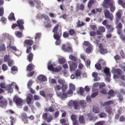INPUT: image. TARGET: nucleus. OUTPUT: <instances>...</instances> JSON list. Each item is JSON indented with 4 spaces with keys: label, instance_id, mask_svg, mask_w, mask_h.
<instances>
[{
    "label": "nucleus",
    "instance_id": "1",
    "mask_svg": "<svg viewBox=\"0 0 125 125\" xmlns=\"http://www.w3.org/2000/svg\"><path fill=\"white\" fill-rule=\"evenodd\" d=\"M60 25L58 24L56 25L52 30V31L54 33L53 37L55 40L60 39L62 35L61 31L60 30L58 32V30Z\"/></svg>",
    "mask_w": 125,
    "mask_h": 125
},
{
    "label": "nucleus",
    "instance_id": "2",
    "mask_svg": "<svg viewBox=\"0 0 125 125\" xmlns=\"http://www.w3.org/2000/svg\"><path fill=\"white\" fill-rule=\"evenodd\" d=\"M13 102L19 106H22L23 104V101L22 98L15 96L13 98Z\"/></svg>",
    "mask_w": 125,
    "mask_h": 125
},
{
    "label": "nucleus",
    "instance_id": "3",
    "mask_svg": "<svg viewBox=\"0 0 125 125\" xmlns=\"http://www.w3.org/2000/svg\"><path fill=\"white\" fill-rule=\"evenodd\" d=\"M104 14L105 18L108 19L111 21L113 20L114 16L112 13L110 12L109 10H105L104 11Z\"/></svg>",
    "mask_w": 125,
    "mask_h": 125
},
{
    "label": "nucleus",
    "instance_id": "4",
    "mask_svg": "<svg viewBox=\"0 0 125 125\" xmlns=\"http://www.w3.org/2000/svg\"><path fill=\"white\" fill-rule=\"evenodd\" d=\"M112 72L113 73L117 74H114V77L116 78H118L119 77V76H120L122 74V70L119 68L113 69V70Z\"/></svg>",
    "mask_w": 125,
    "mask_h": 125
},
{
    "label": "nucleus",
    "instance_id": "5",
    "mask_svg": "<svg viewBox=\"0 0 125 125\" xmlns=\"http://www.w3.org/2000/svg\"><path fill=\"white\" fill-rule=\"evenodd\" d=\"M62 49L64 52H72V48L69 44H63L62 46Z\"/></svg>",
    "mask_w": 125,
    "mask_h": 125
},
{
    "label": "nucleus",
    "instance_id": "6",
    "mask_svg": "<svg viewBox=\"0 0 125 125\" xmlns=\"http://www.w3.org/2000/svg\"><path fill=\"white\" fill-rule=\"evenodd\" d=\"M3 98V96L0 95V106L2 107H6L7 104V100Z\"/></svg>",
    "mask_w": 125,
    "mask_h": 125
},
{
    "label": "nucleus",
    "instance_id": "7",
    "mask_svg": "<svg viewBox=\"0 0 125 125\" xmlns=\"http://www.w3.org/2000/svg\"><path fill=\"white\" fill-rule=\"evenodd\" d=\"M114 2V0H104L102 6L105 8H108L109 3Z\"/></svg>",
    "mask_w": 125,
    "mask_h": 125
},
{
    "label": "nucleus",
    "instance_id": "8",
    "mask_svg": "<svg viewBox=\"0 0 125 125\" xmlns=\"http://www.w3.org/2000/svg\"><path fill=\"white\" fill-rule=\"evenodd\" d=\"M17 23L18 24V27H19V29L20 30L24 29V27L23 24L24 23V22L22 19L18 20L17 21Z\"/></svg>",
    "mask_w": 125,
    "mask_h": 125
},
{
    "label": "nucleus",
    "instance_id": "9",
    "mask_svg": "<svg viewBox=\"0 0 125 125\" xmlns=\"http://www.w3.org/2000/svg\"><path fill=\"white\" fill-rule=\"evenodd\" d=\"M99 47L100 53L104 54L107 52L108 51L107 49L104 48L103 47L102 45L101 44H100L99 45Z\"/></svg>",
    "mask_w": 125,
    "mask_h": 125
},
{
    "label": "nucleus",
    "instance_id": "10",
    "mask_svg": "<svg viewBox=\"0 0 125 125\" xmlns=\"http://www.w3.org/2000/svg\"><path fill=\"white\" fill-rule=\"evenodd\" d=\"M70 68L71 71H74L77 68V65L76 63L70 61L69 62Z\"/></svg>",
    "mask_w": 125,
    "mask_h": 125
},
{
    "label": "nucleus",
    "instance_id": "11",
    "mask_svg": "<svg viewBox=\"0 0 125 125\" xmlns=\"http://www.w3.org/2000/svg\"><path fill=\"white\" fill-rule=\"evenodd\" d=\"M105 29L103 26H100L99 27L98 30L96 31L97 34L98 35H101L103 32H105Z\"/></svg>",
    "mask_w": 125,
    "mask_h": 125
},
{
    "label": "nucleus",
    "instance_id": "12",
    "mask_svg": "<svg viewBox=\"0 0 125 125\" xmlns=\"http://www.w3.org/2000/svg\"><path fill=\"white\" fill-rule=\"evenodd\" d=\"M35 67L33 63H30L27 66L26 70L27 71H31L34 70Z\"/></svg>",
    "mask_w": 125,
    "mask_h": 125
},
{
    "label": "nucleus",
    "instance_id": "13",
    "mask_svg": "<svg viewBox=\"0 0 125 125\" xmlns=\"http://www.w3.org/2000/svg\"><path fill=\"white\" fill-rule=\"evenodd\" d=\"M115 102L114 100H110L104 102L103 104V106L109 105L111 104H114Z\"/></svg>",
    "mask_w": 125,
    "mask_h": 125
},
{
    "label": "nucleus",
    "instance_id": "14",
    "mask_svg": "<svg viewBox=\"0 0 125 125\" xmlns=\"http://www.w3.org/2000/svg\"><path fill=\"white\" fill-rule=\"evenodd\" d=\"M104 109L105 110V112L111 115L113 113L112 109L110 106L105 107Z\"/></svg>",
    "mask_w": 125,
    "mask_h": 125
},
{
    "label": "nucleus",
    "instance_id": "15",
    "mask_svg": "<svg viewBox=\"0 0 125 125\" xmlns=\"http://www.w3.org/2000/svg\"><path fill=\"white\" fill-rule=\"evenodd\" d=\"M115 2L109 3V6H110V10L112 12H113L115 10Z\"/></svg>",
    "mask_w": 125,
    "mask_h": 125
},
{
    "label": "nucleus",
    "instance_id": "16",
    "mask_svg": "<svg viewBox=\"0 0 125 125\" xmlns=\"http://www.w3.org/2000/svg\"><path fill=\"white\" fill-rule=\"evenodd\" d=\"M37 78L39 81L42 82H44L47 80V78L45 76L42 75L38 76Z\"/></svg>",
    "mask_w": 125,
    "mask_h": 125
},
{
    "label": "nucleus",
    "instance_id": "17",
    "mask_svg": "<svg viewBox=\"0 0 125 125\" xmlns=\"http://www.w3.org/2000/svg\"><path fill=\"white\" fill-rule=\"evenodd\" d=\"M72 105L75 109L77 110L79 108V103L78 102L75 101H73V102Z\"/></svg>",
    "mask_w": 125,
    "mask_h": 125
},
{
    "label": "nucleus",
    "instance_id": "18",
    "mask_svg": "<svg viewBox=\"0 0 125 125\" xmlns=\"http://www.w3.org/2000/svg\"><path fill=\"white\" fill-rule=\"evenodd\" d=\"M24 43L26 45L30 46L33 44V42L32 40L31 39L26 40H25Z\"/></svg>",
    "mask_w": 125,
    "mask_h": 125
},
{
    "label": "nucleus",
    "instance_id": "19",
    "mask_svg": "<svg viewBox=\"0 0 125 125\" xmlns=\"http://www.w3.org/2000/svg\"><path fill=\"white\" fill-rule=\"evenodd\" d=\"M110 69L107 67L105 68L104 70V72L105 73L106 76H108L109 77L111 76V73L110 72Z\"/></svg>",
    "mask_w": 125,
    "mask_h": 125
},
{
    "label": "nucleus",
    "instance_id": "20",
    "mask_svg": "<svg viewBox=\"0 0 125 125\" xmlns=\"http://www.w3.org/2000/svg\"><path fill=\"white\" fill-rule=\"evenodd\" d=\"M98 75V73H97L94 72L93 73L92 76L94 78V81H97L100 80V78L99 77H97Z\"/></svg>",
    "mask_w": 125,
    "mask_h": 125
},
{
    "label": "nucleus",
    "instance_id": "21",
    "mask_svg": "<svg viewBox=\"0 0 125 125\" xmlns=\"http://www.w3.org/2000/svg\"><path fill=\"white\" fill-rule=\"evenodd\" d=\"M8 18L9 20L11 21H15V19L14 17V14L13 13H11L10 14Z\"/></svg>",
    "mask_w": 125,
    "mask_h": 125
},
{
    "label": "nucleus",
    "instance_id": "22",
    "mask_svg": "<svg viewBox=\"0 0 125 125\" xmlns=\"http://www.w3.org/2000/svg\"><path fill=\"white\" fill-rule=\"evenodd\" d=\"M11 73L14 74L15 73L18 72V68L16 66H13L11 68Z\"/></svg>",
    "mask_w": 125,
    "mask_h": 125
},
{
    "label": "nucleus",
    "instance_id": "23",
    "mask_svg": "<svg viewBox=\"0 0 125 125\" xmlns=\"http://www.w3.org/2000/svg\"><path fill=\"white\" fill-rule=\"evenodd\" d=\"M33 54L32 53H31L27 56V59L29 62H31L33 59Z\"/></svg>",
    "mask_w": 125,
    "mask_h": 125
},
{
    "label": "nucleus",
    "instance_id": "24",
    "mask_svg": "<svg viewBox=\"0 0 125 125\" xmlns=\"http://www.w3.org/2000/svg\"><path fill=\"white\" fill-rule=\"evenodd\" d=\"M96 2V0H90L88 4V7L89 8H91L93 4Z\"/></svg>",
    "mask_w": 125,
    "mask_h": 125
},
{
    "label": "nucleus",
    "instance_id": "25",
    "mask_svg": "<svg viewBox=\"0 0 125 125\" xmlns=\"http://www.w3.org/2000/svg\"><path fill=\"white\" fill-rule=\"evenodd\" d=\"M102 37V36H97L96 37H94V42L98 44L99 42V41L100 39V38Z\"/></svg>",
    "mask_w": 125,
    "mask_h": 125
},
{
    "label": "nucleus",
    "instance_id": "26",
    "mask_svg": "<svg viewBox=\"0 0 125 125\" xmlns=\"http://www.w3.org/2000/svg\"><path fill=\"white\" fill-rule=\"evenodd\" d=\"M79 104L82 108H83L86 106V103L83 100H81L79 101Z\"/></svg>",
    "mask_w": 125,
    "mask_h": 125
},
{
    "label": "nucleus",
    "instance_id": "27",
    "mask_svg": "<svg viewBox=\"0 0 125 125\" xmlns=\"http://www.w3.org/2000/svg\"><path fill=\"white\" fill-rule=\"evenodd\" d=\"M93 111L95 113H98L100 112V110L98 107L96 106H93Z\"/></svg>",
    "mask_w": 125,
    "mask_h": 125
},
{
    "label": "nucleus",
    "instance_id": "28",
    "mask_svg": "<svg viewBox=\"0 0 125 125\" xmlns=\"http://www.w3.org/2000/svg\"><path fill=\"white\" fill-rule=\"evenodd\" d=\"M68 33L69 35L71 36H73L75 33V31L73 29H70L69 30Z\"/></svg>",
    "mask_w": 125,
    "mask_h": 125
},
{
    "label": "nucleus",
    "instance_id": "29",
    "mask_svg": "<svg viewBox=\"0 0 125 125\" xmlns=\"http://www.w3.org/2000/svg\"><path fill=\"white\" fill-rule=\"evenodd\" d=\"M77 9L80 10H83L84 6L83 4H81L80 5L78 4L77 6Z\"/></svg>",
    "mask_w": 125,
    "mask_h": 125
},
{
    "label": "nucleus",
    "instance_id": "30",
    "mask_svg": "<svg viewBox=\"0 0 125 125\" xmlns=\"http://www.w3.org/2000/svg\"><path fill=\"white\" fill-rule=\"evenodd\" d=\"M15 34L16 36L18 38H20L22 36V33L19 31H15Z\"/></svg>",
    "mask_w": 125,
    "mask_h": 125
},
{
    "label": "nucleus",
    "instance_id": "31",
    "mask_svg": "<svg viewBox=\"0 0 125 125\" xmlns=\"http://www.w3.org/2000/svg\"><path fill=\"white\" fill-rule=\"evenodd\" d=\"M41 33H37L35 36V39L36 41H38L40 38Z\"/></svg>",
    "mask_w": 125,
    "mask_h": 125
},
{
    "label": "nucleus",
    "instance_id": "32",
    "mask_svg": "<svg viewBox=\"0 0 125 125\" xmlns=\"http://www.w3.org/2000/svg\"><path fill=\"white\" fill-rule=\"evenodd\" d=\"M62 69V67L60 66H57L56 68H54L53 72H58L61 71Z\"/></svg>",
    "mask_w": 125,
    "mask_h": 125
},
{
    "label": "nucleus",
    "instance_id": "33",
    "mask_svg": "<svg viewBox=\"0 0 125 125\" xmlns=\"http://www.w3.org/2000/svg\"><path fill=\"white\" fill-rule=\"evenodd\" d=\"M54 68L53 67L52 64H51L50 63H48V69L51 71H53Z\"/></svg>",
    "mask_w": 125,
    "mask_h": 125
},
{
    "label": "nucleus",
    "instance_id": "34",
    "mask_svg": "<svg viewBox=\"0 0 125 125\" xmlns=\"http://www.w3.org/2000/svg\"><path fill=\"white\" fill-rule=\"evenodd\" d=\"M118 3L119 5H121L123 8H125V2H123L122 0H118Z\"/></svg>",
    "mask_w": 125,
    "mask_h": 125
},
{
    "label": "nucleus",
    "instance_id": "35",
    "mask_svg": "<svg viewBox=\"0 0 125 125\" xmlns=\"http://www.w3.org/2000/svg\"><path fill=\"white\" fill-rule=\"evenodd\" d=\"M10 59V56L9 55H6L4 57V61L5 62H7Z\"/></svg>",
    "mask_w": 125,
    "mask_h": 125
},
{
    "label": "nucleus",
    "instance_id": "36",
    "mask_svg": "<svg viewBox=\"0 0 125 125\" xmlns=\"http://www.w3.org/2000/svg\"><path fill=\"white\" fill-rule=\"evenodd\" d=\"M80 122L81 123H85V120L84 117L81 115L80 116L79 118Z\"/></svg>",
    "mask_w": 125,
    "mask_h": 125
},
{
    "label": "nucleus",
    "instance_id": "37",
    "mask_svg": "<svg viewBox=\"0 0 125 125\" xmlns=\"http://www.w3.org/2000/svg\"><path fill=\"white\" fill-rule=\"evenodd\" d=\"M6 47L4 44H0V51H4L6 49Z\"/></svg>",
    "mask_w": 125,
    "mask_h": 125
},
{
    "label": "nucleus",
    "instance_id": "38",
    "mask_svg": "<svg viewBox=\"0 0 125 125\" xmlns=\"http://www.w3.org/2000/svg\"><path fill=\"white\" fill-rule=\"evenodd\" d=\"M55 92L60 91L61 89V86L57 84L56 86H53Z\"/></svg>",
    "mask_w": 125,
    "mask_h": 125
},
{
    "label": "nucleus",
    "instance_id": "39",
    "mask_svg": "<svg viewBox=\"0 0 125 125\" xmlns=\"http://www.w3.org/2000/svg\"><path fill=\"white\" fill-rule=\"evenodd\" d=\"M67 85L64 84L62 85L61 87L62 91L63 92H65L67 90Z\"/></svg>",
    "mask_w": 125,
    "mask_h": 125
},
{
    "label": "nucleus",
    "instance_id": "40",
    "mask_svg": "<svg viewBox=\"0 0 125 125\" xmlns=\"http://www.w3.org/2000/svg\"><path fill=\"white\" fill-rule=\"evenodd\" d=\"M58 82L59 84L62 85L64 84L65 82V80L62 79H58Z\"/></svg>",
    "mask_w": 125,
    "mask_h": 125
},
{
    "label": "nucleus",
    "instance_id": "41",
    "mask_svg": "<svg viewBox=\"0 0 125 125\" xmlns=\"http://www.w3.org/2000/svg\"><path fill=\"white\" fill-rule=\"evenodd\" d=\"M13 83H12L11 84H9L5 88L8 90L13 91L12 88L11 87L13 85Z\"/></svg>",
    "mask_w": 125,
    "mask_h": 125
},
{
    "label": "nucleus",
    "instance_id": "42",
    "mask_svg": "<svg viewBox=\"0 0 125 125\" xmlns=\"http://www.w3.org/2000/svg\"><path fill=\"white\" fill-rule=\"evenodd\" d=\"M82 72L81 70L80 69H78L75 72V75L79 77L80 76Z\"/></svg>",
    "mask_w": 125,
    "mask_h": 125
},
{
    "label": "nucleus",
    "instance_id": "43",
    "mask_svg": "<svg viewBox=\"0 0 125 125\" xmlns=\"http://www.w3.org/2000/svg\"><path fill=\"white\" fill-rule=\"evenodd\" d=\"M107 94L112 97H113L114 96V91L112 90H110L107 93Z\"/></svg>",
    "mask_w": 125,
    "mask_h": 125
},
{
    "label": "nucleus",
    "instance_id": "44",
    "mask_svg": "<svg viewBox=\"0 0 125 125\" xmlns=\"http://www.w3.org/2000/svg\"><path fill=\"white\" fill-rule=\"evenodd\" d=\"M8 65L9 67H11L13 65V60L11 59H9L7 62Z\"/></svg>",
    "mask_w": 125,
    "mask_h": 125
},
{
    "label": "nucleus",
    "instance_id": "45",
    "mask_svg": "<svg viewBox=\"0 0 125 125\" xmlns=\"http://www.w3.org/2000/svg\"><path fill=\"white\" fill-rule=\"evenodd\" d=\"M98 115L100 118L105 117L107 116L106 114L104 113H101Z\"/></svg>",
    "mask_w": 125,
    "mask_h": 125
},
{
    "label": "nucleus",
    "instance_id": "46",
    "mask_svg": "<svg viewBox=\"0 0 125 125\" xmlns=\"http://www.w3.org/2000/svg\"><path fill=\"white\" fill-rule=\"evenodd\" d=\"M70 59L74 62H76L77 60V58L76 57L72 55H70L69 56Z\"/></svg>",
    "mask_w": 125,
    "mask_h": 125
},
{
    "label": "nucleus",
    "instance_id": "47",
    "mask_svg": "<svg viewBox=\"0 0 125 125\" xmlns=\"http://www.w3.org/2000/svg\"><path fill=\"white\" fill-rule=\"evenodd\" d=\"M55 105H52L49 108V111L51 112H52L54 111Z\"/></svg>",
    "mask_w": 125,
    "mask_h": 125
},
{
    "label": "nucleus",
    "instance_id": "48",
    "mask_svg": "<svg viewBox=\"0 0 125 125\" xmlns=\"http://www.w3.org/2000/svg\"><path fill=\"white\" fill-rule=\"evenodd\" d=\"M95 67L96 69L99 70L101 69L102 67L100 64L97 63L95 64Z\"/></svg>",
    "mask_w": 125,
    "mask_h": 125
},
{
    "label": "nucleus",
    "instance_id": "49",
    "mask_svg": "<svg viewBox=\"0 0 125 125\" xmlns=\"http://www.w3.org/2000/svg\"><path fill=\"white\" fill-rule=\"evenodd\" d=\"M21 116L22 120L28 118V117H27L26 114L24 113H22L21 114Z\"/></svg>",
    "mask_w": 125,
    "mask_h": 125
},
{
    "label": "nucleus",
    "instance_id": "50",
    "mask_svg": "<svg viewBox=\"0 0 125 125\" xmlns=\"http://www.w3.org/2000/svg\"><path fill=\"white\" fill-rule=\"evenodd\" d=\"M92 49V46L88 47L86 50V52L88 53H90Z\"/></svg>",
    "mask_w": 125,
    "mask_h": 125
},
{
    "label": "nucleus",
    "instance_id": "51",
    "mask_svg": "<svg viewBox=\"0 0 125 125\" xmlns=\"http://www.w3.org/2000/svg\"><path fill=\"white\" fill-rule=\"evenodd\" d=\"M117 97L118 98L119 100L120 101H122L123 100V97L121 94L120 93H118L117 95Z\"/></svg>",
    "mask_w": 125,
    "mask_h": 125
},
{
    "label": "nucleus",
    "instance_id": "52",
    "mask_svg": "<svg viewBox=\"0 0 125 125\" xmlns=\"http://www.w3.org/2000/svg\"><path fill=\"white\" fill-rule=\"evenodd\" d=\"M83 44L85 46H88V47L92 46L90 44L89 42L86 41H84Z\"/></svg>",
    "mask_w": 125,
    "mask_h": 125
},
{
    "label": "nucleus",
    "instance_id": "53",
    "mask_svg": "<svg viewBox=\"0 0 125 125\" xmlns=\"http://www.w3.org/2000/svg\"><path fill=\"white\" fill-rule=\"evenodd\" d=\"M69 34L66 31L63 32V36L64 38H66L68 37L69 36Z\"/></svg>",
    "mask_w": 125,
    "mask_h": 125
},
{
    "label": "nucleus",
    "instance_id": "54",
    "mask_svg": "<svg viewBox=\"0 0 125 125\" xmlns=\"http://www.w3.org/2000/svg\"><path fill=\"white\" fill-rule=\"evenodd\" d=\"M53 119V117L52 115H50L49 117L47 118L45 120H46L47 122L49 123Z\"/></svg>",
    "mask_w": 125,
    "mask_h": 125
},
{
    "label": "nucleus",
    "instance_id": "55",
    "mask_svg": "<svg viewBox=\"0 0 125 125\" xmlns=\"http://www.w3.org/2000/svg\"><path fill=\"white\" fill-rule=\"evenodd\" d=\"M26 101L27 103L29 104L31 103V99L30 97H28L26 99Z\"/></svg>",
    "mask_w": 125,
    "mask_h": 125
},
{
    "label": "nucleus",
    "instance_id": "56",
    "mask_svg": "<svg viewBox=\"0 0 125 125\" xmlns=\"http://www.w3.org/2000/svg\"><path fill=\"white\" fill-rule=\"evenodd\" d=\"M99 62L100 64H101L102 65H104L106 64V62L102 59H100L99 60Z\"/></svg>",
    "mask_w": 125,
    "mask_h": 125
},
{
    "label": "nucleus",
    "instance_id": "57",
    "mask_svg": "<svg viewBox=\"0 0 125 125\" xmlns=\"http://www.w3.org/2000/svg\"><path fill=\"white\" fill-rule=\"evenodd\" d=\"M2 69L3 70L5 71L7 70L8 69V67L7 65L5 64H4L2 66Z\"/></svg>",
    "mask_w": 125,
    "mask_h": 125
},
{
    "label": "nucleus",
    "instance_id": "58",
    "mask_svg": "<svg viewBox=\"0 0 125 125\" xmlns=\"http://www.w3.org/2000/svg\"><path fill=\"white\" fill-rule=\"evenodd\" d=\"M32 83L33 82L32 80H29L28 83V88H29V87H30L32 85Z\"/></svg>",
    "mask_w": 125,
    "mask_h": 125
},
{
    "label": "nucleus",
    "instance_id": "59",
    "mask_svg": "<svg viewBox=\"0 0 125 125\" xmlns=\"http://www.w3.org/2000/svg\"><path fill=\"white\" fill-rule=\"evenodd\" d=\"M104 123V122L103 121H98L95 123L94 125H103Z\"/></svg>",
    "mask_w": 125,
    "mask_h": 125
},
{
    "label": "nucleus",
    "instance_id": "60",
    "mask_svg": "<svg viewBox=\"0 0 125 125\" xmlns=\"http://www.w3.org/2000/svg\"><path fill=\"white\" fill-rule=\"evenodd\" d=\"M65 60L64 58H61L58 60L59 62L61 64H63L64 63Z\"/></svg>",
    "mask_w": 125,
    "mask_h": 125
},
{
    "label": "nucleus",
    "instance_id": "61",
    "mask_svg": "<svg viewBox=\"0 0 125 125\" xmlns=\"http://www.w3.org/2000/svg\"><path fill=\"white\" fill-rule=\"evenodd\" d=\"M120 10H119L116 14V16L118 18H120L121 17V14L120 13Z\"/></svg>",
    "mask_w": 125,
    "mask_h": 125
},
{
    "label": "nucleus",
    "instance_id": "62",
    "mask_svg": "<svg viewBox=\"0 0 125 125\" xmlns=\"http://www.w3.org/2000/svg\"><path fill=\"white\" fill-rule=\"evenodd\" d=\"M9 46L10 48L14 51L15 52L16 51H17L18 49H17L16 47L15 46H11L10 43L9 44Z\"/></svg>",
    "mask_w": 125,
    "mask_h": 125
},
{
    "label": "nucleus",
    "instance_id": "63",
    "mask_svg": "<svg viewBox=\"0 0 125 125\" xmlns=\"http://www.w3.org/2000/svg\"><path fill=\"white\" fill-rule=\"evenodd\" d=\"M70 89L72 90L73 91H74L75 89V85L72 84H70Z\"/></svg>",
    "mask_w": 125,
    "mask_h": 125
},
{
    "label": "nucleus",
    "instance_id": "64",
    "mask_svg": "<svg viewBox=\"0 0 125 125\" xmlns=\"http://www.w3.org/2000/svg\"><path fill=\"white\" fill-rule=\"evenodd\" d=\"M84 90L83 88L82 87H80L79 92L80 94L81 95H82L84 92Z\"/></svg>",
    "mask_w": 125,
    "mask_h": 125
}]
</instances>
